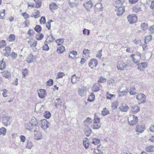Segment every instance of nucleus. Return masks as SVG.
Here are the masks:
<instances>
[{
	"label": "nucleus",
	"mask_w": 154,
	"mask_h": 154,
	"mask_svg": "<svg viewBox=\"0 0 154 154\" xmlns=\"http://www.w3.org/2000/svg\"><path fill=\"white\" fill-rule=\"evenodd\" d=\"M92 125V128L94 129H97L101 126L100 123V119L96 115H94V119Z\"/></svg>",
	"instance_id": "nucleus-1"
},
{
	"label": "nucleus",
	"mask_w": 154,
	"mask_h": 154,
	"mask_svg": "<svg viewBox=\"0 0 154 154\" xmlns=\"http://www.w3.org/2000/svg\"><path fill=\"white\" fill-rule=\"evenodd\" d=\"M116 66L118 69L122 70L126 69L128 66V64L122 60H119L118 61Z\"/></svg>",
	"instance_id": "nucleus-2"
},
{
	"label": "nucleus",
	"mask_w": 154,
	"mask_h": 154,
	"mask_svg": "<svg viewBox=\"0 0 154 154\" xmlns=\"http://www.w3.org/2000/svg\"><path fill=\"white\" fill-rule=\"evenodd\" d=\"M138 117L134 115L130 116L128 118V124L130 125L133 126L138 122Z\"/></svg>",
	"instance_id": "nucleus-3"
},
{
	"label": "nucleus",
	"mask_w": 154,
	"mask_h": 154,
	"mask_svg": "<svg viewBox=\"0 0 154 154\" xmlns=\"http://www.w3.org/2000/svg\"><path fill=\"white\" fill-rule=\"evenodd\" d=\"M130 57L132 58V61L134 63H137L140 61L141 59V54L139 52H137L135 54H131Z\"/></svg>",
	"instance_id": "nucleus-4"
},
{
	"label": "nucleus",
	"mask_w": 154,
	"mask_h": 154,
	"mask_svg": "<svg viewBox=\"0 0 154 154\" xmlns=\"http://www.w3.org/2000/svg\"><path fill=\"white\" fill-rule=\"evenodd\" d=\"M136 99L140 103H144L146 102V97L143 93H140L136 96Z\"/></svg>",
	"instance_id": "nucleus-5"
},
{
	"label": "nucleus",
	"mask_w": 154,
	"mask_h": 154,
	"mask_svg": "<svg viewBox=\"0 0 154 154\" xmlns=\"http://www.w3.org/2000/svg\"><path fill=\"white\" fill-rule=\"evenodd\" d=\"M2 122L4 125L6 126L10 125L11 123L10 117L4 115L2 118Z\"/></svg>",
	"instance_id": "nucleus-6"
},
{
	"label": "nucleus",
	"mask_w": 154,
	"mask_h": 154,
	"mask_svg": "<svg viewBox=\"0 0 154 154\" xmlns=\"http://www.w3.org/2000/svg\"><path fill=\"white\" fill-rule=\"evenodd\" d=\"M127 19L129 23L130 24L136 22L137 20V17L134 14H132L128 15Z\"/></svg>",
	"instance_id": "nucleus-7"
},
{
	"label": "nucleus",
	"mask_w": 154,
	"mask_h": 154,
	"mask_svg": "<svg viewBox=\"0 0 154 154\" xmlns=\"http://www.w3.org/2000/svg\"><path fill=\"white\" fill-rule=\"evenodd\" d=\"M79 94L81 97H84L86 94L87 88L85 87H82L78 89Z\"/></svg>",
	"instance_id": "nucleus-8"
},
{
	"label": "nucleus",
	"mask_w": 154,
	"mask_h": 154,
	"mask_svg": "<svg viewBox=\"0 0 154 154\" xmlns=\"http://www.w3.org/2000/svg\"><path fill=\"white\" fill-rule=\"evenodd\" d=\"M98 64L97 60L94 58L91 59L88 62V66L91 68L93 69L94 67H96Z\"/></svg>",
	"instance_id": "nucleus-9"
},
{
	"label": "nucleus",
	"mask_w": 154,
	"mask_h": 154,
	"mask_svg": "<svg viewBox=\"0 0 154 154\" xmlns=\"http://www.w3.org/2000/svg\"><path fill=\"white\" fill-rule=\"evenodd\" d=\"M137 69L142 71H144V69L148 66V63L146 62L139 63L137 64Z\"/></svg>",
	"instance_id": "nucleus-10"
},
{
	"label": "nucleus",
	"mask_w": 154,
	"mask_h": 154,
	"mask_svg": "<svg viewBox=\"0 0 154 154\" xmlns=\"http://www.w3.org/2000/svg\"><path fill=\"white\" fill-rule=\"evenodd\" d=\"M26 125H34L35 127V129L37 130H38V122L35 118H32L29 123Z\"/></svg>",
	"instance_id": "nucleus-11"
},
{
	"label": "nucleus",
	"mask_w": 154,
	"mask_h": 154,
	"mask_svg": "<svg viewBox=\"0 0 154 154\" xmlns=\"http://www.w3.org/2000/svg\"><path fill=\"white\" fill-rule=\"evenodd\" d=\"M26 129L30 131H33L34 133L38 132L39 131V128L38 126V130H37L35 128V127L34 125H26Z\"/></svg>",
	"instance_id": "nucleus-12"
},
{
	"label": "nucleus",
	"mask_w": 154,
	"mask_h": 154,
	"mask_svg": "<svg viewBox=\"0 0 154 154\" xmlns=\"http://www.w3.org/2000/svg\"><path fill=\"white\" fill-rule=\"evenodd\" d=\"M68 3L71 8L76 7L79 4L78 0H69Z\"/></svg>",
	"instance_id": "nucleus-13"
},
{
	"label": "nucleus",
	"mask_w": 154,
	"mask_h": 154,
	"mask_svg": "<svg viewBox=\"0 0 154 154\" xmlns=\"http://www.w3.org/2000/svg\"><path fill=\"white\" fill-rule=\"evenodd\" d=\"M141 5L140 6H136L133 8V11L135 13H138L143 11V7L142 4H141Z\"/></svg>",
	"instance_id": "nucleus-14"
},
{
	"label": "nucleus",
	"mask_w": 154,
	"mask_h": 154,
	"mask_svg": "<svg viewBox=\"0 0 154 154\" xmlns=\"http://www.w3.org/2000/svg\"><path fill=\"white\" fill-rule=\"evenodd\" d=\"M39 97L41 98H44L46 95V91L43 89H41L38 91Z\"/></svg>",
	"instance_id": "nucleus-15"
},
{
	"label": "nucleus",
	"mask_w": 154,
	"mask_h": 154,
	"mask_svg": "<svg viewBox=\"0 0 154 154\" xmlns=\"http://www.w3.org/2000/svg\"><path fill=\"white\" fill-rule=\"evenodd\" d=\"M93 5L92 2L90 1L83 4V6L87 10H89Z\"/></svg>",
	"instance_id": "nucleus-16"
},
{
	"label": "nucleus",
	"mask_w": 154,
	"mask_h": 154,
	"mask_svg": "<svg viewBox=\"0 0 154 154\" xmlns=\"http://www.w3.org/2000/svg\"><path fill=\"white\" fill-rule=\"evenodd\" d=\"M48 123L46 119H43L41 122V128L44 130L46 129L49 127Z\"/></svg>",
	"instance_id": "nucleus-17"
},
{
	"label": "nucleus",
	"mask_w": 154,
	"mask_h": 154,
	"mask_svg": "<svg viewBox=\"0 0 154 154\" xmlns=\"http://www.w3.org/2000/svg\"><path fill=\"white\" fill-rule=\"evenodd\" d=\"M116 10H117V15L119 16L121 15L125 11V7L122 6L120 7L117 8Z\"/></svg>",
	"instance_id": "nucleus-18"
},
{
	"label": "nucleus",
	"mask_w": 154,
	"mask_h": 154,
	"mask_svg": "<svg viewBox=\"0 0 154 154\" xmlns=\"http://www.w3.org/2000/svg\"><path fill=\"white\" fill-rule=\"evenodd\" d=\"M35 139L37 140H39L43 138V136L41 132L38 131L34 133Z\"/></svg>",
	"instance_id": "nucleus-19"
},
{
	"label": "nucleus",
	"mask_w": 154,
	"mask_h": 154,
	"mask_svg": "<svg viewBox=\"0 0 154 154\" xmlns=\"http://www.w3.org/2000/svg\"><path fill=\"white\" fill-rule=\"evenodd\" d=\"M101 87V85L99 84H96L92 88V90L94 92H97L99 91Z\"/></svg>",
	"instance_id": "nucleus-20"
},
{
	"label": "nucleus",
	"mask_w": 154,
	"mask_h": 154,
	"mask_svg": "<svg viewBox=\"0 0 154 154\" xmlns=\"http://www.w3.org/2000/svg\"><path fill=\"white\" fill-rule=\"evenodd\" d=\"M145 128L142 125H136V131L137 132L142 133L144 131Z\"/></svg>",
	"instance_id": "nucleus-21"
},
{
	"label": "nucleus",
	"mask_w": 154,
	"mask_h": 154,
	"mask_svg": "<svg viewBox=\"0 0 154 154\" xmlns=\"http://www.w3.org/2000/svg\"><path fill=\"white\" fill-rule=\"evenodd\" d=\"M140 110L139 107L137 106H134L131 107V111L133 114H135L137 113Z\"/></svg>",
	"instance_id": "nucleus-22"
},
{
	"label": "nucleus",
	"mask_w": 154,
	"mask_h": 154,
	"mask_svg": "<svg viewBox=\"0 0 154 154\" xmlns=\"http://www.w3.org/2000/svg\"><path fill=\"white\" fill-rule=\"evenodd\" d=\"M80 79V77H77L76 76L75 74H74L72 76L71 82L73 84H74L79 81Z\"/></svg>",
	"instance_id": "nucleus-23"
},
{
	"label": "nucleus",
	"mask_w": 154,
	"mask_h": 154,
	"mask_svg": "<svg viewBox=\"0 0 154 154\" xmlns=\"http://www.w3.org/2000/svg\"><path fill=\"white\" fill-rule=\"evenodd\" d=\"M62 103V100L60 98H57L54 101V104L55 106L57 108V106L58 105L61 106Z\"/></svg>",
	"instance_id": "nucleus-24"
},
{
	"label": "nucleus",
	"mask_w": 154,
	"mask_h": 154,
	"mask_svg": "<svg viewBox=\"0 0 154 154\" xmlns=\"http://www.w3.org/2000/svg\"><path fill=\"white\" fill-rule=\"evenodd\" d=\"M120 110L122 112H126L129 109L128 106L126 104L123 105L119 107Z\"/></svg>",
	"instance_id": "nucleus-25"
},
{
	"label": "nucleus",
	"mask_w": 154,
	"mask_h": 154,
	"mask_svg": "<svg viewBox=\"0 0 154 154\" xmlns=\"http://www.w3.org/2000/svg\"><path fill=\"white\" fill-rule=\"evenodd\" d=\"M91 143L94 145H98V147L100 145V141L99 139L94 138L92 139V142Z\"/></svg>",
	"instance_id": "nucleus-26"
},
{
	"label": "nucleus",
	"mask_w": 154,
	"mask_h": 154,
	"mask_svg": "<svg viewBox=\"0 0 154 154\" xmlns=\"http://www.w3.org/2000/svg\"><path fill=\"white\" fill-rule=\"evenodd\" d=\"M94 7L98 11H102L103 8V5L101 3H97Z\"/></svg>",
	"instance_id": "nucleus-27"
},
{
	"label": "nucleus",
	"mask_w": 154,
	"mask_h": 154,
	"mask_svg": "<svg viewBox=\"0 0 154 154\" xmlns=\"http://www.w3.org/2000/svg\"><path fill=\"white\" fill-rule=\"evenodd\" d=\"M65 50L64 47L60 45L57 47V52L58 53H62Z\"/></svg>",
	"instance_id": "nucleus-28"
},
{
	"label": "nucleus",
	"mask_w": 154,
	"mask_h": 154,
	"mask_svg": "<svg viewBox=\"0 0 154 154\" xmlns=\"http://www.w3.org/2000/svg\"><path fill=\"white\" fill-rule=\"evenodd\" d=\"M34 60L33 55L32 54H30L27 57L26 61L28 63H30L33 62Z\"/></svg>",
	"instance_id": "nucleus-29"
},
{
	"label": "nucleus",
	"mask_w": 154,
	"mask_h": 154,
	"mask_svg": "<svg viewBox=\"0 0 154 154\" xmlns=\"http://www.w3.org/2000/svg\"><path fill=\"white\" fill-rule=\"evenodd\" d=\"M55 40L54 37L51 35L50 36L48 37L46 41H45V43L51 42Z\"/></svg>",
	"instance_id": "nucleus-30"
},
{
	"label": "nucleus",
	"mask_w": 154,
	"mask_h": 154,
	"mask_svg": "<svg viewBox=\"0 0 154 154\" xmlns=\"http://www.w3.org/2000/svg\"><path fill=\"white\" fill-rule=\"evenodd\" d=\"M92 121V119L90 117H88L83 122V124L84 125L87 126Z\"/></svg>",
	"instance_id": "nucleus-31"
},
{
	"label": "nucleus",
	"mask_w": 154,
	"mask_h": 154,
	"mask_svg": "<svg viewBox=\"0 0 154 154\" xmlns=\"http://www.w3.org/2000/svg\"><path fill=\"white\" fill-rule=\"evenodd\" d=\"M3 59L1 61H0V69L3 70L5 68L6 64L5 62L3 61Z\"/></svg>",
	"instance_id": "nucleus-32"
},
{
	"label": "nucleus",
	"mask_w": 154,
	"mask_h": 154,
	"mask_svg": "<svg viewBox=\"0 0 154 154\" xmlns=\"http://www.w3.org/2000/svg\"><path fill=\"white\" fill-rule=\"evenodd\" d=\"M114 6L116 8H118L122 6V3L120 0L116 1L114 4Z\"/></svg>",
	"instance_id": "nucleus-33"
},
{
	"label": "nucleus",
	"mask_w": 154,
	"mask_h": 154,
	"mask_svg": "<svg viewBox=\"0 0 154 154\" xmlns=\"http://www.w3.org/2000/svg\"><path fill=\"white\" fill-rule=\"evenodd\" d=\"M83 144L85 148L87 149L89 146V142L88 140V139L86 138L83 140Z\"/></svg>",
	"instance_id": "nucleus-34"
},
{
	"label": "nucleus",
	"mask_w": 154,
	"mask_h": 154,
	"mask_svg": "<svg viewBox=\"0 0 154 154\" xmlns=\"http://www.w3.org/2000/svg\"><path fill=\"white\" fill-rule=\"evenodd\" d=\"M130 94L131 95H134L136 93V91L135 88L134 87H131L129 91Z\"/></svg>",
	"instance_id": "nucleus-35"
},
{
	"label": "nucleus",
	"mask_w": 154,
	"mask_h": 154,
	"mask_svg": "<svg viewBox=\"0 0 154 154\" xmlns=\"http://www.w3.org/2000/svg\"><path fill=\"white\" fill-rule=\"evenodd\" d=\"M50 8L51 9L54 10L57 9L58 7L56 3H51L49 5Z\"/></svg>",
	"instance_id": "nucleus-36"
},
{
	"label": "nucleus",
	"mask_w": 154,
	"mask_h": 154,
	"mask_svg": "<svg viewBox=\"0 0 154 154\" xmlns=\"http://www.w3.org/2000/svg\"><path fill=\"white\" fill-rule=\"evenodd\" d=\"M128 92V90L126 89L123 91H121V92H120V94H119L118 96L119 97H120L126 96L127 95Z\"/></svg>",
	"instance_id": "nucleus-37"
},
{
	"label": "nucleus",
	"mask_w": 154,
	"mask_h": 154,
	"mask_svg": "<svg viewBox=\"0 0 154 154\" xmlns=\"http://www.w3.org/2000/svg\"><path fill=\"white\" fill-rule=\"evenodd\" d=\"M146 150L148 152H152L154 150V146L152 145H150L146 148Z\"/></svg>",
	"instance_id": "nucleus-38"
},
{
	"label": "nucleus",
	"mask_w": 154,
	"mask_h": 154,
	"mask_svg": "<svg viewBox=\"0 0 154 154\" xmlns=\"http://www.w3.org/2000/svg\"><path fill=\"white\" fill-rule=\"evenodd\" d=\"M15 38V36L14 34L10 35L8 38L7 40L9 42H13L14 41Z\"/></svg>",
	"instance_id": "nucleus-39"
},
{
	"label": "nucleus",
	"mask_w": 154,
	"mask_h": 154,
	"mask_svg": "<svg viewBox=\"0 0 154 154\" xmlns=\"http://www.w3.org/2000/svg\"><path fill=\"white\" fill-rule=\"evenodd\" d=\"M7 132V130L4 127H2L0 128V135L3 136L5 135Z\"/></svg>",
	"instance_id": "nucleus-40"
},
{
	"label": "nucleus",
	"mask_w": 154,
	"mask_h": 154,
	"mask_svg": "<svg viewBox=\"0 0 154 154\" xmlns=\"http://www.w3.org/2000/svg\"><path fill=\"white\" fill-rule=\"evenodd\" d=\"M3 76L6 79L9 78L11 76L10 73L8 71H5L3 72Z\"/></svg>",
	"instance_id": "nucleus-41"
},
{
	"label": "nucleus",
	"mask_w": 154,
	"mask_h": 154,
	"mask_svg": "<svg viewBox=\"0 0 154 154\" xmlns=\"http://www.w3.org/2000/svg\"><path fill=\"white\" fill-rule=\"evenodd\" d=\"M95 97V95L93 93H92L89 96L88 99V100L90 102H92L94 100Z\"/></svg>",
	"instance_id": "nucleus-42"
},
{
	"label": "nucleus",
	"mask_w": 154,
	"mask_h": 154,
	"mask_svg": "<svg viewBox=\"0 0 154 154\" xmlns=\"http://www.w3.org/2000/svg\"><path fill=\"white\" fill-rule=\"evenodd\" d=\"M44 37V35L42 33L38 34L35 37V38L38 40H42Z\"/></svg>",
	"instance_id": "nucleus-43"
},
{
	"label": "nucleus",
	"mask_w": 154,
	"mask_h": 154,
	"mask_svg": "<svg viewBox=\"0 0 154 154\" xmlns=\"http://www.w3.org/2000/svg\"><path fill=\"white\" fill-rule=\"evenodd\" d=\"M35 2L36 5L35 6V7L36 8H39L41 6L42 3L39 0H34Z\"/></svg>",
	"instance_id": "nucleus-44"
},
{
	"label": "nucleus",
	"mask_w": 154,
	"mask_h": 154,
	"mask_svg": "<svg viewBox=\"0 0 154 154\" xmlns=\"http://www.w3.org/2000/svg\"><path fill=\"white\" fill-rule=\"evenodd\" d=\"M32 147V143L30 141L28 140L27 141V145L26 148L29 149H31Z\"/></svg>",
	"instance_id": "nucleus-45"
},
{
	"label": "nucleus",
	"mask_w": 154,
	"mask_h": 154,
	"mask_svg": "<svg viewBox=\"0 0 154 154\" xmlns=\"http://www.w3.org/2000/svg\"><path fill=\"white\" fill-rule=\"evenodd\" d=\"M115 97V95L109 94L108 92L106 93V98L107 99L111 100L112 98H114Z\"/></svg>",
	"instance_id": "nucleus-46"
},
{
	"label": "nucleus",
	"mask_w": 154,
	"mask_h": 154,
	"mask_svg": "<svg viewBox=\"0 0 154 154\" xmlns=\"http://www.w3.org/2000/svg\"><path fill=\"white\" fill-rule=\"evenodd\" d=\"M141 28L143 30H145L148 28V25L146 23H143L140 26Z\"/></svg>",
	"instance_id": "nucleus-47"
},
{
	"label": "nucleus",
	"mask_w": 154,
	"mask_h": 154,
	"mask_svg": "<svg viewBox=\"0 0 154 154\" xmlns=\"http://www.w3.org/2000/svg\"><path fill=\"white\" fill-rule=\"evenodd\" d=\"M40 16V12L38 11H36L33 14V17L35 18H38Z\"/></svg>",
	"instance_id": "nucleus-48"
},
{
	"label": "nucleus",
	"mask_w": 154,
	"mask_h": 154,
	"mask_svg": "<svg viewBox=\"0 0 154 154\" xmlns=\"http://www.w3.org/2000/svg\"><path fill=\"white\" fill-rule=\"evenodd\" d=\"M65 75L64 73L63 72H59L57 74L56 76L57 79H59V78H62Z\"/></svg>",
	"instance_id": "nucleus-49"
},
{
	"label": "nucleus",
	"mask_w": 154,
	"mask_h": 154,
	"mask_svg": "<svg viewBox=\"0 0 154 154\" xmlns=\"http://www.w3.org/2000/svg\"><path fill=\"white\" fill-rule=\"evenodd\" d=\"M109 113V111L107 110L106 107L103 109L102 112V114L103 116H106Z\"/></svg>",
	"instance_id": "nucleus-50"
},
{
	"label": "nucleus",
	"mask_w": 154,
	"mask_h": 154,
	"mask_svg": "<svg viewBox=\"0 0 154 154\" xmlns=\"http://www.w3.org/2000/svg\"><path fill=\"white\" fill-rule=\"evenodd\" d=\"M5 41L4 40H2L0 44V48H2L6 45Z\"/></svg>",
	"instance_id": "nucleus-51"
},
{
	"label": "nucleus",
	"mask_w": 154,
	"mask_h": 154,
	"mask_svg": "<svg viewBox=\"0 0 154 154\" xmlns=\"http://www.w3.org/2000/svg\"><path fill=\"white\" fill-rule=\"evenodd\" d=\"M35 30L37 32H40L42 30V27L39 25H36L34 28Z\"/></svg>",
	"instance_id": "nucleus-52"
},
{
	"label": "nucleus",
	"mask_w": 154,
	"mask_h": 154,
	"mask_svg": "<svg viewBox=\"0 0 154 154\" xmlns=\"http://www.w3.org/2000/svg\"><path fill=\"white\" fill-rule=\"evenodd\" d=\"M51 116L50 113L48 111H46L44 113V117L46 119H49Z\"/></svg>",
	"instance_id": "nucleus-53"
},
{
	"label": "nucleus",
	"mask_w": 154,
	"mask_h": 154,
	"mask_svg": "<svg viewBox=\"0 0 154 154\" xmlns=\"http://www.w3.org/2000/svg\"><path fill=\"white\" fill-rule=\"evenodd\" d=\"M90 53L89 50L88 49H85L83 51V54L86 56H88Z\"/></svg>",
	"instance_id": "nucleus-54"
},
{
	"label": "nucleus",
	"mask_w": 154,
	"mask_h": 154,
	"mask_svg": "<svg viewBox=\"0 0 154 154\" xmlns=\"http://www.w3.org/2000/svg\"><path fill=\"white\" fill-rule=\"evenodd\" d=\"M56 42L57 43L58 46H60L63 43L64 39L62 38L58 39L56 40Z\"/></svg>",
	"instance_id": "nucleus-55"
},
{
	"label": "nucleus",
	"mask_w": 154,
	"mask_h": 154,
	"mask_svg": "<svg viewBox=\"0 0 154 154\" xmlns=\"http://www.w3.org/2000/svg\"><path fill=\"white\" fill-rule=\"evenodd\" d=\"M93 154H103V153L100 150L98 149H95Z\"/></svg>",
	"instance_id": "nucleus-56"
},
{
	"label": "nucleus",
	"mask_w": 154,
	"mask_h": 154,
	"mask_svg": "<svg viewBox=\"0 0 154 154\" xmlns=\"http://www.w3.org/2000/svg\"><path fill=\"white\" fill-rule=\"evenodd\" d=\"M152 39V36L151 35H149L145 37V42H148Z\"/></svg>",
	"instance_id": "nucleus-57"
},
{
	"label": "nucleus",
	"mask_w": 154,
	"mask_h": 154,
	"mask_svg": "<svg viewBox=\"0 0 154 154\" xmlns=\"http://www.w3.org/2000/svg\"><path fill=\"white\" fill-rule=\"evenodd\" d=\"M44 45L43 46L42 49L45 51H48L49 49V48L46 42H44Z\"/></svg>",
	"instance_id": "nucleus-58"
},
{
	"label": "nucleus",
	"mask_w": 154,
	"mask_h": 154,
	"mask_svg": "<svg viewBox=\"0 0 154 154\" xmlns=\"http://www.w3.org/2000/svg\"><path fill=\"white\" fill-rule=\"evenodd\" d=\"M118 105V103L117 102H113L112 105V107L114 109H115L117 107Z\"/></svg>",
	"instance_id": "nucleus-59"
},
{
	"label": "nucleus",
	"mask_w": 154,
	"mask_h": 154,
	"mask_svg": "<svg viewBox=\"0 0 154 154\" xmlns=\"http://www.w3.org/2000/svg\"><path fill=\"white\" fill-rule=\"evenodd\" d=\"M91 129L90 128H89L88 130L85 131V133L87 137H88L91 133Z\"/></svg>",
	"instance_id": "nucleus-60"
},
{
	"label": "nucleus",
	"mask_w": 154,
	"mask_h": 154,
	"mask_svg": "<svg viewBox=\"0 0 154 154\" xmlns=\"http://www.w3.org/2000/svg\"><path fill=\"white\" fill-rule=\"evenodd\" d=\"M8 91L6 89H4L3 90L2 95L4 97H7Z\"/></svg>",
	"instance_id": "nucleus-61"
},
{
	"label": "nucleus",
	"mask_w": 154,
	"mask_h": 154,
	"mask_svg": "<svg viewBox=\"0 0 154 154\" xmlns=\"http://www.w3.org/2000/svg\"><path fill=\"white\" fill-rule=\"evenodd\" d=\"M83 33L85 35H88L90 34V30L86 29H84L83 31Z\"/></svg>",
	"instance_id": "nucleus-62"
},
{
	"label": "nucleus",
	"mask_w": 154,
	"mask_h": 154,
	"mask_svg": "<svg viewBox=\"0 0 154 154\" xmlns=\"http://www.w3.org/2000/svg\"><path fill=\"white\" fill-rule=\"evenodd\" d=\"M23 77H25L26 74L28 73V71L26 68L25 69L23 70H22Z\"/></svg>",
	"instance_id": "nucleus-63"
},
{
	"label": "nucleus",
	"mask_w": 154,
	"mask_h": 154,
	"mask_svg": "<svg viewBox=\"0 0 154 154\" xmlns=\"http://www.w3.org/2000/svg\"><path fill=\"white\" fill-rule=\"evenodd\" d=\"M40 22L41 23L44 24L45 23V18L44 17H42L40 20Z\"/></svg>",
	"instance_id": "nucleus-64"
}]
</instances>
